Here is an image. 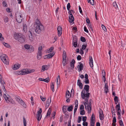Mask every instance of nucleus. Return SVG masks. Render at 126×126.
Instances as JSON below:
<instances>
[{"label":"nucleus","mask_w":126,"mask_h":126,"mask_svg":"<svg viewBox=\"0 0 126 126\" xmlns=\"http://www.w3.org/2000/svg\"><path fill=\"white\" fill-rule=\"evenodd\" d=\"M90 95V93L85 94V90H82L81 92V97L83 99L85 98L86 102H84V104L85 106V108L87 109L88 110V113H89L91 112V102L92 101V100L90 99L89 100V103L88 104V99Z\"/></svg>","instance_id":"1"},{"label":"nucleus","mask_w":126,"mask_h":126,"mask_svg":"<svg viewBox=\"0 0 126 126\" xmlns=\"http://www.w3.org/2000/svg\"><path fill=\"white\" fill-rule=\"evenodd\" d=\"M35 27V31L37 34H39L44 29V27L42 25L38 19H37L35 21V24L34 25Z\"/></svg>","instance_id":"2"},{"label":"nucleus","mask_w":126,"mask_h":126,"mask_svg":"<svg viewBox=\"0 0 126 126\" xmlns=\"http://www.w3.org/2000/svg\"><path fill=\"white\" fill-rule=\"evenodd\" d=\"M15 16L17 21L19 23H21L23 19L21 14L17 12Z\"/></svg>","instance_id":"3"},{"label":"nucleus","mask_w":126,"mask_h":126,"mask_svg":"<svg viewBox=\"0 0 126 126\" xmlns=\"http://www.w3.org/2000/svg\"><path fill=\"white\" fill-rule=\"evenodd\" d=\"M1 59L5 64H9V60L8 57L4 54H3L1 57Z\"/></svg>","instance_id":"4"},{"label":"nucleus","mask_w":126,"mask_h":126,"mask_svg":"<svg viewBox=\"0 0 126 126\" xmlns=\"http://www.w3.org/2000/svg\"><path fill=\"white\" fill-rule=\"evenodd\" d=\"M42 46H40L38 47V50L37 54V58L38 60L40 59L42 57Z\"/></svg>","instance_id":"5"},{"label":"nucleus","mask_w":126,"mask_h":126,"mask_svg":"<svg viewBox=\"0 0 126 126\" xmlns=\"http://www.w3.org/2000/svg\"><path fill=\"white\" fill-rule=\"evenodd\" d=\"M25 36L23 35L18 34L17 36V40L18 41L21 43H23L25 41Z\"/></svg>","instance_id":"6"},{"label":"nucleus","mask_w":126,"mask_h":126,"mask_svg":"<svg viewBox=\"0 0 126 126\" xmlns=\"http://www.w3.org/2000/svg\"><path fill=\"white\" fill-rule=\"evenodd\" d=\"M42 111L41 108H40L39 110L37 112V119L38 121H40L42 115L41 113L42 112Z\"/></svg>","instance_id":"7"},{"label":"nucleus","mask_w":126,"mask_h":126,"mask_svg":"<svg viewBox=\"0 0 126 126\" xmlns=\"http://www.w3.org/2000/svg\"><path fill=\"white\" fill-rule=\"evenodd\" d=\"M99 117L100 119L101 120H103L104 117V115L102 110H100L99 111Z\"/></svg>","instance_id":"8"},{"label":"nucleus","mask_w":126,"mask_h":126,"mask_svg":"<svg viewBox=\"0 0 126 126\" xmlns=\"http://www.w3.org/2000/svg\"><path fill=\"white\" fill-rule=\"evenodd\" d=\"M55 54V53L54 52H53L52 53H50L48 54V55H45L44 57L47 56L46 57H45L44 58V59H46V58H51Z\"/></svg>","instance_id":"9"},{"label":"nucleus","mask_w":126,"mask_h":126,"mask_svg":"<svg viewBox=\"0 0 126 126\" xmlns=\"http://www.w3.org/2000/svg\"><path fill=\"white\" fill-rule=\"evenodd\" d=\"M89 86L88 85H85L84 87V90H85V94L89 93Z\"/></svg>","instance_id":"10"},{"label":"nucleus","mask_w":126,"mask_h":126,"mask_svg":"<svg viewBox=\"0 0 126 126\" xmlns=\"http://www.w3.org/2000/svg\"><path fill=\"white\" fill-rule=\"evenodd\" d=\"M58 35L59 36H60L62 33V29L61 27L59 26L57 28Z\"/></svg>","instance_id":"11"},{"label":"nucleus","mask_w":126,"mask_h":126,"mask_svg":"<svg viewBox=\"0 0 126 126\" xmlns=\"http://www.w3.org/2000/svg\"><path fill=\"white\" fill-rule=\"evenodd\" d=\"M79 63L80 64L78 65V70L79 71H80L83 69V64L81 63L80 62Z\"/></svg>","instance_id":"12"},{"label":"nucleus","mask_w":126,"mask_h":126,"mask_svg":"<svg viewBox=\"0 0 126 126\" xmlns=\"http://www.w3.org/2000/svg\"><path fill=\"white\" fill-rule=\"evenodd\" d=\"M89 64L91 67L92 68L93 66V62L92 58V56H90L89 57Z\"/></svg>","instance_id":"13"},{"label":"nucleus","mask_w":126,"mask_h":126,"mask_svg":"<svg viewBox=\"0 0 126 126\" xmlns=\"http://www.w3.org/2000/svg\"><path fill=\"white\" fill-rule=\"evenodd\" d=\"M116 110H117V113H121V110L120 109V104L118 103L116 107Z\"/></svg>","instance_id":"14"},{"label":"nucleus","mask_w":126,"mask_h":126,"mask_svg":"<svg viewBox=\"0 0 126 126\" xmlns=\"http://www.w3.org/2000/svg\"><path fill=\"white\" fill-rule=\"evenodd\" d=\"M77 85L79 86V88L81 89L82 88L83 84H82L81 83V81L80 79H78L77 82Z\"/></svg>","instance_id":"15"},{"label":"nucleus","mask_w":126,"mask_h":126,"mask_svg":"<svg viewBox=\"0 0 126 126\" xmlns=\"http://www.w3.org/2000/svg\"><path fill=\"white\" fill-rule=\"evenodd\" d=\"M49 68V67L47 65H43L42 67V69L41 70V71L42 72H43L45 70H47Z\"/></svg>","instance_id":"16"},{"label":"nucleus","mask_w":126,"mask_h":126,"mask_svg":"<svg viewBox=\"0 0 126 126\" xmlns=\"http://www.w3.org/2000/svg\"><path fill=\"white\" fill-rule=\"evenodd\" d=\"M69 22L70 23H72L74 20V18L73 15H69Z\"/></svg>","instance_id":"17"},{"label":"nucleus","mask_w":126,"mask_h":126,"mask_svg":"<svg viewBox=\"0 0 126 126\" xmlns=\"http://www.w3.org/2000/svg\"><path fill=\"white\" fill-rule=\"evenodd\" d=\"M26 72V70H25V69H23L21 70L20 72H19V73L18 74V75H22L27 74V73Z\"/></svg>","instance_id":"18"},{"label":"nucleus","mask_w":126,"mask_h":126,"mask_svg":"<svg viewBox=\"0 0 126 126\" xmlns=\"http://www.w3.org/2000/svg\"><path fill=\"white\" fill-rule=\"evenodd\" d=\"M75 63V60L74 59H73L72 60L71 63H70V65L72 69H73L74 68V65Z\"/></svg>","instance_id":"19"},{"label":"nucleus","mask_w":126,"mask_h":126,"mask_svg":"<svg viewBox=\"0 0 126 126\" xmlns=\"http://www.w3.org/2000/svg\"><path fill=\"white\" fill-rule=\"evenodd\" d=\"M20 66V65L19 64H15L14 65L13 69L14 70H17L19 68Z\"/></svg>","instance_id":"20"},{"label":"nucleus","mask_w":126,"mask_h":126,"mask_svg":"<svg viewBox=\"0 0 126 126\" xmlns=\"http://www.w3.org/2000/svg\"><path fill=\"white\" fill-rule=\"evenodd\" d=\"M70 97L71 95H70V92L68 90L66 92L65 97L66 98H69Z\"/></svg>","instance_id":"21"},{"label":"nucleus","mask_w":126,"mask_h":126,"mask_svg":"<svg viewBox=\"0 0 126 126\" xmlns=\"http://www.w3.org/2000/svg\"><path fill=\"white\" fill-rule=\"evenodd\" d=\"M51 101V99H49V98H48L47 101L46 107L47 108H48L50 105V103Z\"/></svg>","instance_id":"22"},{"label":"nucleus","mask_w":126,"mask_h":126,"mask_svg":"<svg viewBox=\"0 0 126 126\" xmlns=\"http://www.w3.org/2000/svg\"><path fill=\"white\" fill-rule=\"evenodd\" d=\"M107 84V83H105L104 89L106 93H107L109 92L108 87Z\"/></svg>","instance_id":"23"},{"label":"nucleus","mask_w":126,"mask_h":126,"mask_svg":"<svg viewBox=\"0 0 126 126\" xmlns=\"http://www.w3.org/2000/svg\"><path fill=\"white\" fill-rule=\"evenodd\" d=\"M66 52L64 50L63 52V60H65L66 58Z\"/></svg>","instance_id":"24"},{"label":"nucleus","mask_w":126,"mask_h":126,"mask_svg":"<svg viewBox=\"0 0 126 126\" xmlns=\"http://www.w3.org/2000/svg\"><path fill=\"white\" fill-rule=\"evenodd\" d=\"M51 112V109L49 108L48 110L47 114V116H49Z\"/></svg>","instance_id":"25"},{"label":"nucleus","mask_w":126,"mask_h":126,"mask_svg":"<svg viewBox=\"0 0 126 126\" xmlns=\"http://www.w3.org/2000/svg\"><path fill=\"white\" fill-rule=\"evenodd\" d=\"M68 106H64L63 108V110L64 113H65L66 111V107H68Z\"/></svg>","instance_id":"26"},{"label":"nucleus","mask_w":126,"mask_h":126,"mask_svg":"<svg viewBox=\"0 0 126 126\" xmlns=\"http://www.w3.org/2000/svg\"><path fill=\"white\" fill-rule=\"evenodd\" d=\"M95 120V115L94 114H93L92 115L91 117V122H94V121Z\"/></svg>","instance_id":"27"},{"label":"nucleus","mask_w":126,"mask_h":126,"mask_svg":"<svg viewBox=\"0 0 126 126\" xmlns=\"http://www.w3.org/2000/svg\"><path fill=\"white\" fill-rule=\"evenodd\" d=\"M68 108L67 109V110L69 111H71L73 109V106L71 105L69 107H68Z\"/></svg>","instance_id":"28"},{"label":"nucleus","mask_w":126,"mask_h":126,"mask_svg":"<svg viewBox=\"0 0 126 126\" xmlns=\"http://www.w3.org/2000/svg\"><path fill=\"white\" fill-rule=\"evenodd\" d=\"M78 38L76 37H73V43L77 42Z\"/></svg>","instance_id":"29"},{"label":"nucleus","mask_w":126,"mask_h":126,"mask_svg":"<svg viewBox=\"0 0 126 126\" xmlns=\"http://www.w3.org/2000/svg\"><path fill=\"white\" fill-rule=\"evenodd\" d=\"M23 31L25 32H27V26L26 25H23Z\"/></svg>","instance_id":"30"},{"label":"nucleus","mask_w":126,"mask_h":126,"mask_svg":"<svg viewBox=\"0 0 126 126\" xmlns=\"http://www.w3.org/2000/svg\"><path fill=\"white\" fill-rule=\"evenodd\" d=\"M88 3H90V4L92 5H93L94 4V0H87Z\"/></svg>","instance_id":"31"},{"label":"nucleus","mask_w":126,"mask_h":126,"mask_svg":"<svg viewBox=\"0 0 126 126\" xmlns=\"http://www.w3.org/2000/svg\"><path fill=\"white\" fill-rule=\"evenodd\" d=\"M113 7L115 8H117L118 7V6L117 5V4L115 2H113Z\"/></svg>","instance_id":"32"},{"label":"nucleus","mask_w":126,"mask_h":126,"mask_svg":"<svg viewBox=\"0 0 126 126\" xmlns=\"http://www.w3.org/2000/svg\"><path fill=\"white\" fill-rule=\"evenodd\" d=\"M51 88L53 92H54V85L53 83L52 82L51 84Z\"/></svg>","instance_id":"33"},{"label":"nucleus","mask_w":126,"mask_h":126,"mask_svg":"<svg viewBox=\"0 0 126 126\" xmlns=\"http://www.w3.org/2000/svg\"><path fill=\"white\" fill-rule=\"evenodd\" d=\"M49 81V77L46 79H43V81H45L46 82H48Z\"/></svg>","instance_id":"34"},{"label":"nucleus","mask_w":126,"mask_h":126,"mask_svg":"<svg viewBox=\"0 0 126 126\" xmlns=\"http://www.w3.org/2000/svg\"><path fill=\"white\" fill-rule=\"evenodd\" d=\"M4 21L6 23L8 22V17L7 16L5 17L4 18Z\"/></svg>","instance_id":"35"},{"label":"nucleus","mask_w":126,"mask_h":126,"mask_svg":"<svg viewBox=\"0 0 126 126\" xmlns=\"http://www.w3.org/2000/svg\"><path fill=\"white\" fill-rule=\"evenodd\" d=\"M78 103L76 104V105H75V108L74 110V114L75 113V112H76V110H77V109L78 108Z\"/></svg>","instance_id":"36"},{"label":"nucleus","mask_w":126,"mask_h":126,"mask_svg":"<svg viewBox=\"0 0 126 126\" xmlns=\"http://www.w3.org/2000/svg\"><path fill=\"white\" fill-rule=\"evenodd\" d=\"M3 44L5 46L7 47H10V45L4 42H3Z\"/></svg>","instance_id":"37"},{"label":"nucleus","mask_w":126,"mask_h":126,"mask_svg":"<svg viewBox=\"0 0 126 126\" xmlns=\"http://www.w3.org/2000/svg\"><path fill=\"white\" fill-rule=\"evenodd\" d=\"M80 40L83 42H84L86 41V40L84 37L81 36L80 37Z\"/></svg>","instance_id":"38"},{"label":"nucleus","mask_w":126,"mask_h":126,"mask_svg":"<svg viewBox=\"0 0 126 126\" xmlns=\"http://www.w3.org/2000/svg\"><path fill=\"white\" fill-rule=\"evenodd\" d=\"M23 122L24 125V126H26L27 122L26 120L25 119L24 117L23 118Z\"/></svg>","instance_id":"39"},{"label":"nucleus","mask_w":126,"mask_h":126,"mask_svg":"<svg viewBox=\"0 0 126 126\" xmlns=\"http://www.w3.org/2000/svg\"><path fill=\"white\" fill-rule=\"evenodd\" d=\"M101 27L104 30V31L106 32L107 31V30L106 27L104 26L102 24L101 25Z\"/></svg>","instance_id":"40"},{"label":"nucleus","mask_w":126,"mask_h":126,"mask_svg":"<svg viewBox=\"0 0 126 126\" xmlns=\"http://www.w3.org/2000/svg\"><path fill=\"white\" fill-rule=\"evenodd\" d=\"M121 113L118 112L117 113V115H118V119L119 120L121 119Z\"/></svg>","instance_id":"41"},{"label":"nucleus","mask_w":126,"mask_h":126,"mask_svg":"<svg viewBox=\"0 0 126 126\" xmlns=\"http://www.w3.org/2000/svg\"><path fill=\"white\" fill-rule=\"evenodd\" d=\"M24 47L25 49H27L30 48V46L29 45L26 44L24 45Z\"/></svg>","instance_id":"42"},{"label":"nucleus","mask_w":126,"mask_h":126,"mask_svg":"<svg viewBox=\"0 0 126 126\" xmlns=\"http://www.w3.org/2000/svg\"><path fill=\"white\" fill-rule=\"evenodd\" d=\"M53 48H54L53 47H51L49 49H48V52L49 53L51 52L53 50Z\"/></svg>","instance_id":"43"},{"label":"nucleus","mask_w":126,"mask_h":126,"mask_svg":"<svg viewBox=\"0 0 126 126\" xmlns=\"http://www.w3.org/2000/svg\"><path fill=\"white\" fill-rule=\"evenodd\" d=\"M80 111V114L82 115L84 114L85 113V111L84 110H81Z\"/></svg>","instance_id":"44"},{"label":"nucleus","mask_w":126,"mask_h":126,"mask_svg":"<svg viewBox=\"0 0 126 126\" xmlns=\"http://www.w3.org/2000/svg\"><path fill=\"white\" fill-rule=\"evenodd\" d=\"M111 111L112 113H114V115H115V109L114 107H112L111 109Z\"/></svg>","instance_id":"45"},{"label":"nucleus","mask_w":126,"mask_h":126,"mask_svg":"<svg viewBox=\"0 0 126 126\" xmlns=\"http://www.w3.org/2000/svg\"><path fill=\"white\" fill-rule=\"evenodd\" d=\"M122 44V46L123 48V49H125L126 48V44H122V43H121Z\"/></svg>","instance_id":"46"},{"label":"nucleus","mask_w":126,"mask_h":126,"mask_svg":"<svg viewBox=\"0 0 126 126\" xmlns=\"http://www.w3.org/2000/svg\"><path fill=\"white\" fill-rule=\"evenodd\" d=\"M3 96L5 99L6 101H9L8 97L6 95L4 94L3 95Z\"/></svg>","instance_id":"47"},{"label":"nucleus","mask_w":126,"mask_h":126,"mask_svg":"<svg viewBox=\"0 0 126 126\" xmlns=\"http://www.w3.org/2000/svg\"><path fill=\"white\" fill-rule=\"evenodd\" d=\"M29 39L31 41H32L33 40V38L32 37V35H29Z\"/></svg>","instance_id":"48"},{"label":"nucleus","mask_w":126,"mask_h":126,"mask_svg":"<svg viewBox=\"0 0 126 126\" xmlns=\"http://www.w3.org/2000/svg\"><path fill=\"white\" fill-rule=\"evenodd\" d=\"M4 40V38L2 37L1 34L0 33V40L2 41H3Z\"/></svg>","instance_id":"49"},{"label":"nucleus","mask_w":126,"mask_h":126,"mask_svg":"<svg viewBox=\"0 0 126 126\" xmlns=\"http://www.w3.org/2000/svg\"><path fill=\"white\" fill-rule=\"evenodd\" d=\"M2 4L3 6L4 7H7V3L5 1H3L2 2Z\"/></svg>","instance_id":"50"},{"label":"nucleus","mask_w":126,"mask_h":126,"mask_svg":"<svg viewBox=\"0 0 126 126\" xmlns=\"http://www.w3.org/2000/svg\"><path fill=\"white\" fill-rule=\"evenodd\" d=\"M114 100L115 102H118V97L117 96H115Z\"/></svg>","instance_id":"51"},{"label":"nucleus","mask_w":126,"mask_h":126,"mask_svg":"<svg viewBox=\"0 0 126 126\" xmlns=\"http://www.w3.org/2000/svg\"><path fill=\"white\" fill-rule=\"evenodd\" d=\"M119 123L120 126H121L124 125L123 123L121 120H120L119 121Z\"/></svg>","instance_id":"52"},{"label":"nucleus","mask_w":126,"mask_h":126,"mask_svg":"<svg viewBox=\"0 0 126 126\" xmlns=\"http://www.w3.org/2000/svg\"><path fill=\"white\" fill-rule=\"evenodd\" d=\"M86 45H83L82 46V49L84 50L85 49L86 47Z\"/></svg>","instance_id":"53"},{"label":"nucleus","mask_w":126,"mask_h":126,"mask_svg":"<svg viewBox=\"0 0 126 126\" xmlns=\"http://www.w3.org/2000/svg\"><path fill=\"white\" fill-rule=\"evenodd\" d=\"M102 76L103 77L105 76L106 74L105 71L104 70H103L102 71Z\"/></svg>","instance_id":"54"},{"label":"nucleus","mask_w":126,"mask_h":126,"mask_svg":"<svg viewBox=\"0 0 126 126\" xmlns=\"http://www.w3.org/2000/svg\"><path fill=\"white\" fill-rule=\"evenodd\" d=\"M85 82L86 84H88L89 83V80L88 78L85 79Z\"/></svg>","instance_id":"55"},{"label":"nucleus","mask_w":126,"mask_h":126,"mask_svg":"<svg viewBox=\"0 0 126 126\" xmlns=\"http://www.w3.org/2000/svg\"><path fill=\"white\" fill-rule=\"evenodd\" d=\"M88 124L87 122H83V125L84 126H87Z\"/></svg>","instance_id":"56"},{"label":"nucleus","mask_w":126,"mask_h":126,"mask_svg":"<svg viewBox=\"0 0 126 126\" xmlns=\"http://www.w3.org/2000/svg\"><path fill=\"white\" fill-rule=\"evenodd\" d=\"M86 23L88 24H90V20L88 18H86Z\"/></svg>","instance_id":"57"},{"label":"nucleus","mask_w":126,"mask_h":126,"mask_svg":"<svg viewBox=\"0 0 126 126\" xmlns=\"http://www.w3.org/2000/svg\"><path fill=\"white\" fill-rule=\"evenodd\" d=\"M73 46L75 47H76L77 46V42L73 43Z\"/></svg>","instance_id":"58"},{"label":"nucleus","mask_w":126,"mask_h":126,"mask_svg":"<svg viewBox=\"0 0 126 126\" xmlns=\"http://www.w3.org/2000/svg\"><path fill=\"white\" fill-rule=\"evenodd\" d=\"M84 106L83 105H81L80 107V110H84Z\"/></svg>","instance_id":"59"},{"label":"nucleus","mask_w":126,"mask_h":126,"mask_svg":"<svg viewBox=\"0 0 126 126\" xmlns=\"http://www.w3.org/2000/svg\"><path fill=\"white\" fill-rule=\"evenodd\" d=\"M77 58L78 60H80L81 59V57L80 55H79L77 57Z\"/></svg>","instance_id":"60"},{"label":"nucleus","mask_w":126,"mask_h":126,"mask_svg":"<svg viewBox=\"0 0 126 126\" xmlns=\"http://www.w3.org/2000/svg\"><path fill=\"white\" fill-rule=\"evenodd\" d=\"M25 70H26V72L27 73V74L31 73V72L30 71V70H29L27 69H25Z\"/></svg>","instance_id":"61"},{"label":"nucleus","mask_w":126,"mask_h":126,"mask_svg":"<svg viewBox=\"0 0 126 126\" xmlns=\"http://www.w3.org/2000/svg\"><path fill=\"white\" fill-rule=\"evenodd\" d=\"M116 122V117L114 116V117L113 120V122L114 123H115Z\"/></svg>","instance_id":"62"},{"label":"nucleus","mask_w":126,"mask_h":126,"mask_svg":"<svg viewBox=\"0 0 126 126\" xmlns=\"http://www.w3.org/2000/svg\"><path fill=\"white\" fill-rule=\"evenodd\" d=\"M81 120V117L80 116H79L78 117V123H80Z\"/></svg>","instance_id":"63"},{"label":"nucleus","mask_w":126,"mask_h":126,"mask_svg":"<svg viewBox=\"0 0 126 126\" xmlns=\"http://www.w3.org/2000/svg\"><path fill=\"white\" fill-rule=\"evenodd\" d=\"M83 118H82L83 121L84 122H85L86 120L87 117L86 116L83 117Z\"/></svg>","instance_id":"64"}]
</instances>
